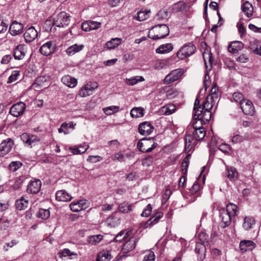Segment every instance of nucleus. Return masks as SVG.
Instances as JSON below:
<instances>
[{"instance_id": "obj_45", "label": "nucleus", "mask_w": 261, "mask_h": 261, "mask_svg": "<svg viewBox=\"0 0 261 261\" xmlns=\"http://www.w3.org/2000/svg\"><path fill=\"white\" fill-rule=\"evenodd\" d=\"M216 101L212 100L210 97H207L205 101L202 104V108L205 111H208L212 109Z\"/></svg>"}, {"instance_id": "obj_42", "label": "nucleus", "mask_w": 261, "mask_h": 261, "mask_svg": "<svg viewBox=\"0 0 261 261\" xmlns=\"http://www.w3.org/2000/svg\"><path fill=\"white\" fill-rule=\"evenodd\" d=\"M81 148H83V145L81 144L78 146L75 147H70L69 149L74 154H81L85 153L88 149L89 146L87 145L86 148L84 149V150H81L80 149Z\"/></svg>"}, {"instance_id": "obj_25", "label": "nucleus", "mask_w": 261, "mask_h": 261, "mask_svg": "<svg viewBox=\"0 0 261 261\" xmlns=\"http://www.w3.org/2000/svg\"><path fill=\"white\" fill-rule=\"evenodd\" d=\"M176 110L175 106L169 104L162 107L159 110L160 114L169 115L173 113Z\"/></svg>"}, {"instance_id": "obj_5", "label": "nucleus", "mask_w": 261, "mask_h": 261, "mask_svg": "<svg viewBox=\"0 0 261 261\" xmlns=\"http://www.w3.org/2000/svg\"><path fill=\"white\" fill-rule=\"evenodd\" d=\"M196 50V47L192 43L184 45L177 53L178 58L184 59L193 55Z\"/></svg>"}, {"instance_id": "obj_6", "label": "nucleus", "mask_w": 261, "mask_h": 261, "mask_svg": "<svg viewBox=\"0 0 261 261\" xmlns=\"http://www.w3.org/2000/svg\"><path fill=\"white\" fill-rule=\"evenodd\" d=\"M183 74V70L181 69H177L172 70L170 73L167 75L164 80L165 84H169L179 80Z\"/></svg>"}, {"instance_id": "obj_21", "label": "nucleus", "mask_w": 261, "mask_h": 261, "mask_svg": "<svg viewBox=\"0 0 261 261\" xmlns=\"http://www.w3.org/2000/svg\"><path fill=\"white\" fill-rule=\"evenodd\" d=\"M244 47L243 43L241 41L232 42L228 46V50L232 54H235Z\"/></svg>"}, {"instance_id": "obj_12", "label": "nucleus", "mask_w": 261, "mask_h": 261, "mask_svg": "<svg viewBox=\"0 0 261 261\" xmlns=\"http://www.w3.org/2000/svg\"><path fill=\"white\" fill-rule=\"evenodd\" d=\"M88 202L86 200H80L72 202L70 204V210L74 212H77L85 210L88 207Z\"/></svg>"}, {"instance_id": "obj_46", "label": "nucleus", "mask_w": 261, "mask_h": 261, "mask_svg": "<svg viewBox=\"0 0 261 261\" xmlns=\"http://www.w3.org/2000/svg\"><path fill=\"white\" fill-rule=\"evenodd\" d=\"M119 109V106H110L103 109L105 113L108 115L112 114L114 112H118Z\"/></svg>"}, {"instance_id": "obj_52", "label": "nucleus", "mask_w": 261, "mask_h": 261, "mask_svg": "<svg viewBox=\"0 0 261 261\" xmlns=\"http://www.w3.org/2000/svg\"><path fill=\"white\" fill-rule=\"evenodd\" d=\"M111 158L112 161L117 160L119 162H124L125 161L124 155L121 152H118L112 155Z\"/></svg>"}, {"instance_id": "obj_35", "label": "nucleus", "mask_w": 261, "mask_h": 261, "mask_svg": "<svg viewBox=\"0 0 261 261\" xmlns=\"http://www.w3.org/2000/svg\"><path fill=\"white\" fill-rule=\"evenodd\" d=\"M28 204V200L21 197L20 199L16 201L15 205L17 210L21 211L27 208Z\"/></svg>"}, {"instance_id": "obj_57", "label": "nucleus", "mask_w": 261, "mask_h": 261, "mask_svg": "<svg viewBox=\"0 0 261 261\" xmlns=\"http://www.w3.org/2000/svg\"><path fill=\"white\" fill-rule=\"evenodd\" d=\"M190 156V154H188L184 159L182 163V170H185V172L187 171L189 165V157Z\"/></svg>"}, {"instance_id": "obj_24", "label": "nucleus", "mask_w": 261, "mask_h": 261, "mask_svg": "<svg viewBox=\"0 0 261 261\" xmlns=\"http://www.w3.org/2000/svg\"><path fill=\"white\" fill-rule=\"evenodd\" d=\"M84 47V45L83 44H74L68 47L66 50V53L68 56H71L83 50Z\"/></svg>"}, {"instance_id": "obj_23", "label": "nucleus", "mask_w": 261, "mask_h": 261, "mask_svg": "<svg viewBox=\"0 0 261 261\" xmlns=\"http://www.w3.org/2000/svg\"><path fill=\"white\" fill-rule=\"evenodd\" d=\"M61 81L64 85L71 88L74 87L77 84L76 79L69 75H66L63 76Z\"/></svg>"}, {"instance_id": "obj_32", "label": "nucleus", "mask_w": 261, "mask_h": 261, "mask_svg": "<svg viewBox=\"0 0 261 261\" xmlns=\"http://www.w3.org/2000/svg\"><path fill=\"white\" fill-rule=\"evenodd\" d=\"M225 211L232 218L234 217L239 212L237 205L232 203H228L227 205Z\"/></svg>"}, {"instance_id": "obj_11", "label": "nucleus", "mask_w": 261, "mask_h": 261, "mask_svg": "<svg viewBox=\"0 0 261 261\" xmlns=\"http://www.w3.org/2000/svg\"><path fill=\"white\" fill-rule=\"evenodd\" d=\"M56 49V44L53 41H48L43 44L40 48V52L44 56H49L53 53Z\"/></svg>"}, {"instance_id": "obj_62", "label": "nucleus", "mask_w": 261, "mask_h": 261, "mask_svg": "<svg viewBox=\"0 0 261 261\" xmlns=\"http://www.w3.org/2000/svg\"><path fill=\"white\" fill-rule=\"evenodd\" d=\"M155 255L153 252L149 251L148 254L144 256L143 261H154Z\"/></svg>"}, {"instance_id": "obj_20", "label": "nucleus", "mask_w": 261, "mask_h": 261, "mask_svg": "<svg viewBox=\"0 0 261 261\" xmlns=\"http://www.w3.org/2000/svg\"><path fill=\"white\" fill-rule=\"evenodd\" d=\"M56 198L58 201L67 202L71 200L72 197L65 190H60L56 192Z\"/></svg>"}, {"instance_id": "obj_59", "label": "nucleus", "mask_w": 261, "mask_h": 261, "mask_svg": "<svg viewBox=\"0 0 261 261\" xmlns=\"http://www.w3.org/2000/svg\"><path fill=\"white\" fill-rule=\"evenodd\" d=\"M124 231H121L119 232L117 235L115 237L114 241L115 242H121L122 241H123L125 238H126V234L125 235Z\"/></svg>"}, {"instance_id": "obj_28", "label": "nucleus", "mask_w": 261, "mask_h": 261, "mask_svg": "<svg viewBox=\"0 0 261 261\" xmlns=\"http://www.w3.org/2000/svg\"><path fill=\"white\" fill-rule=\"evenodd\" d=\"M242 10L247 17L252 16L253 12V8L252 4L249 2L246 1L242 6Z\"/></svg>"}, {"instance_id": "obj_22", "label": "nucleus", "mask_w": 261, "mask_h": 261, "mask_svg": "<svg viewBox=\"0 0 261 261\" xmlns=\"http://www.w3.org/2000/svg\"><path fill=\"white\" fill-rule=\"evenodd\" d=\"M120 218L116 216V214H113L109 217L106 220L107 225L111 227H115L120 224Z\"/></svg>"}, {"instance_id": "obj_14", "label": "nucleus", "mask_w": 261, "mask_h": 261, "mask_svg": "<svg viewBox=\"0 0 261 261\" xmlns=\"http://www.w3.org/2000/svg\"><path fill=\"white\" fill-rule=\"evenodd\" d=\"M38 35L39 33L38 31L34 27L32 26L26 30L23 36L25 42L27 43H30L37 38Z\"/></svg>"}, {"instance_id": "obj_39", "label": "nucleus", "mask_w": 261, "mask_h": 261, "mask_svg": "<svg viewBox=\"0 0 261 261\" xmlns=\"http://www.w3.org/2000/svg\"><path fill=\"white\" fill-rule=\"evenodd\" d=\"M145 79L142 76H136L130 79H126V83L129 86H134L139 82H143Z\"/></svg>"}, {"instance_id": "obj_37", "label": "nucleus", "mask_w": 261, "mask_h": 261, "mask_svg": "<svg viewBox=\"0 0 261 261\" xmlns=\"http://www.w3.org/2000/svg\"><path fill=\"white\" fill-rule=\"evenodd\" d=\"M218 87L216 83H214L211 90V93L207 97H210L212 100L216 101L218 98Z\"/></svg>"}, {"instance_id": "obj_26", "label": "nucleus", "mask_w": 261, "mask_h": 261, "mask_svg": "<svg viewBox=\"0 0 261 261\" xmlns=\"http://www.w3.org/2000/svg\"><path fill=\"white\" fill-rule=\"evenodd\" d=\"M255 223V221L253 217L246 216L244 218L242 227L245 230H248L252 228Z\"/></svg>"}, {"instance_id": "obj_9", "label": "nucleus", "mask_w": 261, "mask_h": 261, "mask_svg": "<svg viewBox=\"0 0 261 261\" xmlns=\"http://www.w3.org/2000/svg\"><path fill=\"white\" fill-rule=\"evenodd\" d=\"M240 108L242 112L248 115H253L254 113V108L251 101L246 99L240 103Z\"/></svg>"}, {"instance_id": "obj_56", "label": "nucleus", "mask_w": 261, "mask_h": 261, "mask_svg": "<svg viewBox=\"0 0 261 261\" xmlns=\"http://www.w3.org/2000/svg\"><path fill=\"white\" fill-rule=\"evenodd\" d=\"M194 118L195 119H198L200 116L201 117L204 111L202 107H198L195 109H194Z\"/></svg>"}, {"instance_id": "obj_55", "label": "nucleus", "mask_w": 261, "mask_h": 261, "mask_svg": "<svg viewBox=\"0 0 261 261\" xmlns=\"http://www.w3.org/2000/svg\"><path fill=\"white\" fill-rule=\"evenodd\" d=\"M152 207L150 204H148L143 210L141 216L142 217H148L151 212Z\"/></svg>"}, {"instance_id": "obj_43", "label": "nucleus", "mask_w": 261, "mask_h": 261, "mask_svg": "<svg viewBox=\"0 0 261 261\" xmlns=\"http://www.w3.org/2000/svg\"><path fill=\"white\" fill-rule=\"evenodd\" d=\"M50 216V212L48 209L40 208L37 214V217L42 219H47Z\"/></svg>"}, {"instance_id": "obj_60", "label": "nucleus", "mask_w": 261, "mask_h": 261, "mask_svg": "<svg viewBox=\"0 0 261 261\" xmlns=\"http://www.w3.org/2000/svg\"><path fill=\"white\" fill-rule=\"evenodd\" d=\"M168 16V13L167 11L163 10L160 11L157 15L156 17L159 19H164L167 18Z\"/></svg>"}, {"instance_id": "obj_63", "label": "nucleus", "mask_w": 261, "mask_h": 261, "mask_svg": "<svg viewBox=\"0 0 261 261\" xmlns=\"http://www.w3.org/2000/svg\"><path fill=\"white\" fill-rule=\"evenodd\" d=\"M89 21V24H90V31L93 30H96L98 29L101 26V23L97 21Z\"/></svg>"}, {"instance_id": "obj_19", "label": "nucleus", "mask_w": 261, "mask_h": 261, "mask_svg": "<svg viewBox=\"0 0 261 261\" xmlns=\"http://www.w3.org/2000/svg\"><path fill=\"white\" fill-rule=\"evenodd\" d=\"M256 246V244L251 240H243L240 243V248L243 252L252 250Z\"/></svg>"}, {"instance_id": "obj_17", "label": "nucleus", "mask_w": 261, "mask_h": 261, "mask_svg": "<svg viewBox=\"0 0 261 261\" xmlns=\"http://www.w3.org/2000/svg\"><path fill=\"white\" fill-rule=\"evenodd\" d=\"M138 240L136 238H131L123 245L122 251L124 253H127L133 250L136 246Z\"/></svg>"}, {"instance_id": "obj_61", "label": "nucleus", "mask_w": 261, "mask_h": 261, "mask_svg": "<svg viewBox=\"0 0 261 261\" xmlns=\"http://www.w3.org/2000/svg\"><path fill=\"white\" fill-rule=\"evenodd\" d=\"M39 141V140L37 139L36 136H30V138L28 141H26V144H28L29 146H32L33 145H34L36 142H38Z\"/></svg>"}, {"instance_id": "obj_38", "label": "nucleus", "mask_w": 261, "mask_h": 261, "mask_svg": "<svg viewBox=\"0 0 261 261\" xmlns=\"http://www.w3.org/2000/svg\"><path fill=\"white\" fill-rule=\"evenodd\" d=\"M121 43V39L118 38L112 39L110 41H108L106 46L109 49H114L117 47Z\"/></svg>"}, {"instance_id": "obj_3", "label": "nucleus", "mask_w": 261, "mask_h": 261, "mask_svg": "<svg viewBox=\"0 0 261 261\" xmlns=\"http://www.w3.org/2000/svg\"><path fill=\"white\" fill-rule=\"evenodd\" d=\"M156 145L153 138H143L139 141L137 143V148L142 152H151Z\"/></svg>"}, {"instance_id": "obj_8", "label": "nucleus", "mask_w": 261, "mask_h": 261, "mask_svg": "<svg viewBox=\"0 0 261 261\" xmlns=\"http://www.w3.org/2000/svg\"><path fill=\"white\" fill-rule=\"evenodd\" d=\"M25 108L26 106L24 102H17L11 107L10 113L13 116L18 117L23 113Z\"/></svg>"}, {"instance_id": "obj_48", "label": "nucleus", "mask_w": 261, "mask_h": 261, "mask_svg": "<svg viewBox=\"0 0 261 261\" xmlns=\"http://www.w3.org/2000/svg\"><path fill=\"white\" fill-rule=\"evenodd\" d=\"M25 56V53L18 47H16L14 50V57L16 60L22 59Z\"/></svg>"}, {"instance_id": "obj_58", "label": "nucleus", "mask_w": 261, "mask_h": 261, "mask_svg": "<svg viewBox=\"0 0 261 261\" xmlns=\"http://www.w3.org/2000/svg\"><path fill=\"white\" fill-rule=\"evenodd\" d=\"M22 165V164L18 162H12L9 165L10 170L13 172L16 171Z\"/></svg>"}, {"instance_id": "obj_64", "label": "nucleus", "mask_w": 261, "mask_h": 261, "mask_svg": "<svg viewBox=\"0 0 261 261\" xmlns=\"http://www.w3.org/2000/svg\"><path fill=\"white\" fill-rule=\"evenodd\" d=\"M219 149L220 151L225 153H228L230 150L229 146L228 144L225 143L221 144L219 146Z\"/></svg>"}, {"instance_id": "obj_30", "label": "nucleus", "mask_w": 261, "mask_h": 261, "mask_svg": "<svg viewBox=\"0 0 261 261\" xmlns=\"http://www.w3.org/2000/svg\"><path fill=\"white\" fill-rule=\"evenodd\" d=\"M163 216V213L161 211H159L155 213L154 215L147 222V227L148 226H152L156 224Z\"/></svg>"}, {"instance_id": "obj_16", "label": "nucleus", "mask_w": 261, "mask_h": 261, "mask_svg": "<svg viewBox=\"0 0 261 261\" xmlns=\"http://www.w3.org/2000/svg\"><path fill=\"white\" fill-rule=\"evenodd\" d=\"M23 28L21 23L14 21L10 27L9 32L12 36H16L22 33Z\"/></svg>"}, {"instance_id": "obj_13", "label": "nucleus", "mask_w": 261, "mask_h": 261, "mask_svg": "<svg viewBox=\"0 0 261 261\" xmlns=\"http://www.w3.org/2000/svg\"><path fill=\"white\" fill-rule=\"evenodd\" d=\"M41 185V181L39 179L31 180L28 185L27 191L28 193L36 194L40 191Z\"/></svg>"}, {"instance_id": "obj_40", "label": "nucleus", "mask_w": 261, "mask_h": 261, "mask_svg": "<svg viewBox=\"0 0 261 261\" xmlns=\"http://www.w3.org/2000/svg\"><path fill=\"white\" fill-rule=\"evenodd\" d=\"M133 204L123 202L120 203L118 206L119 212L123 213H128L132 211Z\"/></svg>"}, {"instance_id": "obj_36", "label": "nucleus", "mask_w": 261, "mask_h": 261, "mask_svg": "<svg viewBox=\"0 0 261 261\" xmlns=\"http://www.w3.org/2000/svg\"><path fill=\"white\" fill-rule=\"evenodd\" d=\"M186 6V4L183 1H179L174 4L171 7L173 12L176 13L184 10Z\"/></svg>"}, {"instance_id": "obj_10", "label": "nucleus", "mask_w": 261, "mask_h": 261, "mask_svg": "<svg viewBox=\"0 0 261 261\" xmlns=\"http://www.w3.org/2000/svg\"><path fill=\"white\" fill-rule=\"evenodd\" d=\"M154 127L149 122L145 121L141 123L138 127V132L141 135H149L153 131Z\"/></svg>"}, {"instance_id": "obj_18", "label": "nucleus", "mask_w": 261, "mask_h": 261, "mask_svg": "<svg viewBox=\"0 0 261 261\" xmlns=\"http://www.w3.org/2000/svg\"><path fill=\"white\" fill-rule=\"evenodd\" d=\"M220 217L222 221V227L223 228L228 226L231 221L232 217L230 216L224 208L220 211Z\"/></svg>"}, {"instance_id": "obj_44", "label": "nucleus", "mask_w": 261, "mask_h": 261, "mask_svg": "<svg viewBox=\"0 0 261 261\" xmlns=\"http://www.w3.org/2000/svg\"><path fill=\"white\" fill-rule=\"evenodd\" d=\"M150 10L140 11L137 13V19L140 21H144L149 17Z\"/></svg>"}, {"instance_id": "obj_34", "label": "nucleus", "mask_w": 261, "mask_h": 261, "mask_svg": "<svg viewBox=\"0 0 261 261\" xmlns=\"http://www.w3.org/2000/svg\"><path fill=\"white\" fill-rule=\"evenodd\" d=\"M62 257H68L69 259H76L78 257L77 253L70 251L68 248L64 249L60 253Z\"/></svg>"}, {"instance_id": "obj_49", "label": "nucleus", "mask_w": 261, "mask_h": 261, "mask_svg": "<svg viewBox=\"0 0 261 261\" xmlns=\"http://www.w3.org/2000/svg\"><path fill=\"white\" fill-rule=\"evenodd\" d=\"M204 241L202 242H197L195 246V251L198 254H200L204 252L205 251V248L204 245Z\"/></svg>"}, {"instance_id": "obj_54", "label": "nucleus", "mask_w": 261, "mask_h": 261, "mask_svg": "<svg viewBox=\"0 0 261 261\" xmlns=\"http://www.w3.org/2000/svg\"><path fill=\"white\" fill-rule=\"evenodd\" d=\"M19 75V71L16 70L13 71L11 75L8 78L7 83H11L16 81L17 80V77Z\"/></svg>"}, {"instance_id": "obj_7", "label": "nucleus", "mask_w": 261, "mask_h": 261, "mask_svg": "<svg viewBox=\"0 0 261 261\" xmlns=\"http://www.w3.org/2000/svg\"><path fill=\"white\" fill-rule=\"evenodd\" d=\"M14 145L13 141L11 138L3 140L0 144V156H4L12 149Z\"/></svg>"}, {"instance_id": "obj_15", "label": "nucleus", "mask_w": 261, "mask_h": 261, "mask_svg": "<svg viewBox=\"0 0 261 261\" xmlns=\"http://www.w3.org/2000/svg\"><path fill=\"white\" fill-rule=\"evenodd\" d=\"M185 138V151L187 153L191 151L197 144V140L191 134L186 133Z\"/></svg>"}, {"instance_id": "obj_47", "label": "nucleus", "mask_w": 261, "mask_h": 261, "mask_svg": "<svg viewBox=\"0 0 261 261\" xmlns=\"http://www.w3.org/2000/svg\"><path fill=\"white\" fill-rule=\"evenodd\" d=\"M211 115H212V114L210 111L204 110L201 116L199 119V120L197 121H200V125H201V121H210L211 118Z\"/></svg>"}, {"instance_id": "obj_31", "label": "nucleus", "mask_w": 261, "mask_h": 261, "mask_svg": "<svg viewBox=\"0 0 261 261\" xmlns=\"http://www.w3.org/2000/svg\"><path fill=\"white\" fill-rule=\"evenodd\" d=\"M227 177L231 181L234 180L238 178V172L236 169L233 167H226Z\"/></svg>"}, {"instance_id": "obj_1", "label": "nucleus", "mask_w": 261, "mask_h": 261, "mask_svg": "<svg viewBox=\"0 0 261 261\" xmlns=\"http://www.w3.org/2000/svg\"><path fill=\"white\" fill-rule=\"evenodd\" d=\"M169 34V29L166 24H158L153 27L148 32V37L153 40L164 38Z\"/></svg>"}, {"instance_id": "obj_53", "label": "nucleus", "mask_w": 261, "mask_h": 261, "mask_svg": "<svg viewBox=\"0 0 261 261\" xmlns=\"http://www.w3.org/2000/svg\"><path fill=\"white\" fill-rule=\"evenodd\" d=\"M8 24L6 20L3 19L0 16V34L6 32L7 30Z\"/></svg>"}, {"instance_id": "obj_27", "label": "nucleus", "mask_w": 261, "mask_h": 261, "mask_svg": "<svg viewBox=\"0 0 261 261\" xmlns=\"http://www.w3.org/2000/svg\"><path fill=\"white\" fill-rule=\"evenodd\" d=\"M173 47L171 43H166L165 44L161 45L155 50L157 54H164L170 53L172 50Z\"/></svg>"}, {"instance_id": "obj_4", "label": "nucleus", "mask_w": 261, "mask_h": 261, "mask_svg": "<svg viewBox=\"0 0 261 261\" xmlns=\"http://www.w3.org/2000/svg\"><path fill=\"white\" fill-rule=\"evenodd\" d=\"M70 20L69 14L65 12H61L54 18L53 24L57 27H64L69 24Z\"/></svg>"}, {"instance_id": "obj_29", "label": "nucleus", "mask_w": 261, "mask_h": 261, "mask_svg": "<svg viewBox=\"0 0 261 261\" xmlns=\"http://www.w3.org/2000/svg\"><path fill=\"white\" fill-rule=\"evenodd\" d=\"M111 258L110 251L102 250L97 254L96 261H110Z\"/></svg>"}, {"instance_id": "obj_50", "label": "nucleus", "mask_w": 261, "mask_h": 261, "mask_svg": "<svg viewBox=\"0 0 261 261\" xmlns=\"http://www.w3.org/2000/svg\"><path fill=\"white\" fill-rule=\"evenodd\" d=\"M47 78L44 76H41L38 77L34 83L33 84V86L35 87H37V86H43L44 83L47 81Z\"/></svg>"}, {"instance_id": "obj_33", "label": "nucleus", "mask_w": 261, "mask_h": 261, "mask_svg": "<svg viewBox=\"0 0 261 261\" xmlns=\"http://www.w3.org/2000/svg\"><path fill=\"white\" fill-rule=\"evenodd\" d=\"M130 114L133 118L142 117L144 115V109L141 107H135L131 110Z\"/></svg>"}, {"instance_id": "obj_41", "label": "nucleus", "mask_w": 261, "mask_h": 261, "mask_svg": "<svg viewBox=\"0 0 261 261\" xmlns=\"http://www.w3.org/2000/svg\"><path fill=\"white\" fill-rule=\"evenodd\" d=\"M103 239L101 234L93 235L88 237V242L92 245H95L99 243Z\"/></svg>"}, {"instance_id": "obj_51", "label": "nucleus", "mask_w": 261, "mask_h": 261, "mask_svg": "<svg viewBox=\"0 0 261 261\" xmlns=\"http://www.w3.org/2000/svg\"><path fill=\"white\" fill-rule=\"evenodd\" d=\"M232 96L234 101L239 103L240 105L241 102L246 100L244 98L243 95L240 92H234Z\"/></svg>"}, {"instance_id": "obj_2", "label": "nucleus", "mask_w": 261, "mask_h": 261, "mask_svg": "<svg viewBox=\"0 0 261 261\" xmlns=\"http://www.w3.org/2000/svg\"><path fill=\"white\" fill-rule=\"evenodd\" d=\"M198 121L189 125L187 129L186 133L191 134L197 141L202 140L205 137L206 132L202 126H198Z\"/></svg>"}]
</instances>
